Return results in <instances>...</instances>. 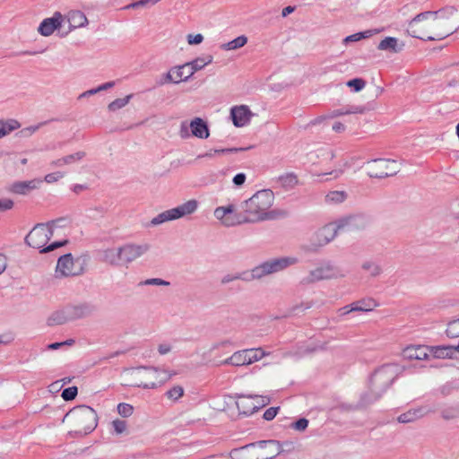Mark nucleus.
<instances>
[{"label": "nucleus", "mask_w": 459, "mask_h": 459, "mask_svg": "<svg viewBox=\"0 0 459 459\" xmlns=\"http://www.w3.org/2000/svg\"><path fill=\"white\" fill-rule=\"evenodd\" d=\"M274 194L271 189H263L255 192L249 199L242 202L238 212L234 218L226 219L224 225L232 227L244 223H255L259 221L274 220L277 212L269 209L273 204Z\"/></svg>", "instance_id": "1"}, {"label": "nucleus", "mask_w": 459, "mask_h": 459, "mask_svg": "<svg viewBox=\"0 0 459 459\" xmlns=\"http://www.w3.org/2000/svg\"><path fill=\"white\" fill-rule=\"evenodd\" d=\"M401 373L397 364H384L377 368L369 377L368 390L360 396V404L368 406L377 402L394 384Z\"/></svg>", "instance_id": "2"}, {"label": "nucleus", "mask_w": 459, "mask_h": 459, "mask_svg": "<svg viewBox=\"0 0 459 459\" xmlns=\"http://www.w3.org/2000/svg\"><path fill=\"white\" fill-rule=\"evenodd\" d=\"M48 224L37 223L33 229L25 236L24 242L26 245L32 248L39 249V253L45 254L52 252L61 247L68 244V239L54 241L49 245L48 243V237L45 233V228Z\"/></svg>", "instance_id": "3"}, {"label": "nucleus", "mask_w": 459, "mask_h": 459, "mask_svg": "<svg viewBox=\"0 0 459 459\" xmlns=\"http://www.w3.org/2000/svg\"><path fill=\"white\" fill-rule=\"evenodd\" d=\"M356 220V216H349L338 220L335 223L325 225L316 232L317 245L323 247L328 244L338 232L343 231L345 229L350 230Z\"/></svg>", "instance_id": "4"}, {"label": "nucleus", "mask_w": 459, "mask_h": 459, "mask_svg": "<svg viewBox=\"0 0 459 459\" xmlns=\"http://www.w3.org/2000/svg\"><path fill=\"white\" fill-rule=\"evenodd\" d=\"M298 259L295 257H277L263 262L251 270L253 279H261L264 276L281 272L287 267L295 264Z\"/></svg>", "instance_id": "5"}, {"label": "nucleus", "mask_w": 459, "mask_h": 459, "mask_svg": "<svg viewBox=\"0 0 459 459\" xmlns=\"http://www.w3.org/2000/svg\"><path fill=\"white\" fill-rule=\"evenodd\" d=\"M198 208V202L195 199H191L186 201V203L169 209L166 210L160 213H159L157 216H155L151 221V225L157 226L161 223H164L166 221L177 220L179 218H182L186 215H190L194 213Z\"/></svg>", "instance_id": "6"}, {"label": "nucleus", "mask_w": 459, "mask_h": 459, "mask_svg": "<svg viewBox=\"0 0 459 459\" xmlns=\"http://www.w3.org/2000/svg\"><path fill=\"white\" fill-rule=\"evenodd\" d=\"M368 165L372 164L368 175L372 178H385L396 175L400 169L395 160L391 159H373L367 161Z\"/></svg>", "instance_id": "7"}, {"label": "nucleus", "mask_w": 459, "mask_h": 459, "mask_svg": "<svg viewBox=\"0 0 459 459\" xmlns=\"http://www.w3.org/2000/svg\"><path fill=\"white\" fill-rule=\"evenodd\" d=\"M344 275L341 268L334 265L332 262L327 261L310 271L309 274L302 280V282L312 283L322 280L343 277Z\"/></svg>", "instance_id": "8"}, {"label": "nucleus", "mask_w": 459, "mask_h": 459, "mask_svg": "<svg viewBox=\"0 0 459 459\" xmlns=\"http://www.w3.org/2000/svg\"><path fill=\"white\" fill-rule=\"evenodd\" d=\"M266 402L258 395L238 394L236 402L239 414L250 416L266 405Z\"/></svg>", "instance_id": "9"}, {"label": "nucleus", "mask_w": 459, "mask_h": 459, "mask_svg": "<svg viewBox=\"0 0 459 459\" xmlns=\"http://www.w3.org/2000/svg\"><path fill=\"white\" fill-rule=\"evenodd\" d=\"M72 414L78 413V418L81 420H91V424L86 426L83 431H75L76 434L80 436L87 435L94 430L97 426V413L96 411L90 406L82 405L77 409H74L70 411Z\"/></svg>", "instance_id": "10"}, {"label": "nucleus", "mask_w": 459, "mask_h": 459, "mask_svg": "<svg viewBox=\"0 0 459 459\" xmlns=\"http://www.w3.org/2000/svg\"><path fill=\"white\" fill-rule=\"evenodd\" d=\"M149 245L126 244L119 247L122 264H129L149 250Z\"/></svg>", "instance_id": "11"}, {"label": "nucleus", "mask_w": 459, "mask_h": 459, "mask_svg": "<svg viewBox=\"0 0 459 459\" xmlns=\"http://www.w3.org/2000/svg\"><path fill=\"white\" fill-rule=\"evenodd\" d=\"M437 411V408L433 405L425 404L416 408H412L402 413L398 416L397 420L400 423H410L413 422L424 416L433 413Z\"/></svg>", "instance_id": "12"}, {"label": "nucleus", "mask_w": 459, "mask_h": 459, "mask_svg": "<svg viewBox=\"0 0 459 459\" xmlns=\"http://www.w3.org/2000/svg\"><path fill=\"white\" fill-rule=\"evenodd\" d=\"M65 17L60 12H55L52 17L44 19L39 28L38 31L44 37H48L54 33L55 30L60 29Z\"/></svg>", "instance_id": "13"}, {"label": "nucleus", "mask_w": 459, "mask_h": 459, "mask_svg": "<svg viewBox=\"0 0 459 459\" xmlns=\"http://www.w3.org/2000/svg\"><path fill=\"white\" fill-rule=\"evenodd\" d=\"M74 257L71 253L61 255L56 264V276H74L79 274L74 272Z\"/></svg>", "instance_id": "14"}, {"label": "nucleus", "mask_w": 459, "mask_h": 459, "mask_svg": "<svg viewBox=\"0 0 459 459\" xmlns=\"http://www.w3.org/2000/svg\"><path fill=\"white\" fill-rule=\"evenodd\" d=\"M66 307L67 314L70 316L71 321L89 316L95 310L94 306L87 302L77 305H68Z\"/></svg>", "instance_id": "15"}, {"label": "nucleus", "mask_w": 459, "mask_h": 459, "mask_svg": "<svg viewBox=\"0 0 459 459\" xmlns=\"http://www.w3.org/2000/svg\"><path fill=\"white\" fill-rule=\"evenodd\" d=\"M251 111L247 106H235L230 109V117L235 126H246L250 120Z\"/></svg>", "instance_id": "16"}, {"label": "nucleus", "mask_w": 459, "mask_h": 459, "mask_svg": "<svg viewBox=\"0 0 459 459\" xmlns=\"http://www.w3.org/2000/svg\"><path fill=\"white\" fill-rule=\"evenodd\" d=\"M403 356L409 360H424L429 356V347L423 345L408 346L403 351Z\"/></svg>", "instance_id": "17"}, {"label": "nucleus", "mask_w": 459, "mask_h": 459, "mask_svg": "<svg viewBox=\"0 0 459 459\" xmlns=\"http://www.w3.org/2000/svg\"><path fill=\"white\" fill-rule=\"evenodd\" d=\"M454 12H455V8L454 7L442 8V9H439L437 11H426V12H422V13L417 14L409 22V27L412 28L414 23L422 22V21L427 20V19H429L430 17H434V18H437V16L447 17L448 15H452L454 13Z\"/></svg>", "instance_id": "18"}, {"label": "nucleus", "mask_w": 459, "mask_h": 459, "mask_svg": "<svg viewBox=\"0 0 459 459\" xmlns=\"http://www.w3.org/2000/svg\"><path fill=\"white\" fill-rule=\"evenodd\" d=\"M69 23V31L77 28L84 27L88 24V20L83 12L80 10H72L65 16Z\"/></svg>", "instance_id": "19"}, {"label": "nucleus", "mask_w": 459, "mask_h": 459, "mask_svg": "<svg viewBox=\"0 0 459 459\" xmlns=\"http://www.w3.org/2000/svg\"><path fill=\"white\" fill-rule=\"evenodd\" d=\"M212 60V56L208 55L206 56L196 57L195 59L186 63L188 71L185 79H190L195 74V73L202 70L205 65L211 64Z\"/></svg>", "instance_id": "20"}, {"label": "nucleus", "mask_w": 459, "mask_h": 459, "mask_svg": "<svg viewBox=\"0 0 459 459\" xmlns=\"http://www.w3.org/2000/svg\"><path fill=\"white\" fill-rule=\"evenodd\" d=\"M252 350H243L234 352L230 357L224 359L222 365H232L236 367L250 364V358L247 355L252 353Z\"/></svg>", "instance_id": "21"}, {"label": "nucleus", "mask_w": 459, "mask_h": 459, "mask_svg": "<svg viewBox=\"0 0 459 459\" xmlns=\"http://www.w3.org/2000/svg\"><path fill=\"white\" fill-rule=\"evenodd\" d=\"M190 129L192 134L200 139H207L210 135V130L207 123L200 118L195 117L190 122Z\"/></svg>", "instance_id": "22"}, {"label": "nucleus", "mask_w": 459, "mask_h": 459, "mask_svg": "<svg viewBox=\"0 0 459 459\" xmlns=\"http://www.w3.org/2000/svg\"><path fill=\"white\" fill-rule=\"evenodd\" d=\"M429 355L435 359H453L455 351L453 345L431 346Z\"/></svg>", "instance_id": "23"}, {"label": "nucleus", "mask_w": 459, "mask_h": 459, "mask_svg": "<svg viewBox=\"0 0 459 459\" xmlns=\"http://www.w3.org/2000/svg\"><path fill=\"white\" fill-rule=\"evenodd\" d=\"M366 108L364 106H357V105H347L341 108L332 110L328 115V118H334L337 117H341L343 115H351V114H363L366 111Z\"/></svg>", "instance_id": "24"}, {"label": "nucleus", "mask_w": 459, "mask_h": 459, "mask_svg": "<svg viewBox=\"0 0 459 459\" xmlns=\"http://www.w3.org/2000/svg\"><path fill=\"white\" fill-rule=\"evenodd\" d=\"M67 313L66 306L62 309L53 312L48 318V325H60L71 321L70 316Z\"/></svg>", "instance_id": "25"}, {"label": "nucleus", "mask_w": 459, "mask_h": 459, "mask_svg": "<svg viewBox=\"0 0 459 459\" xmlns=\"http://www.w3.org/2000/svg\"><path fill=\"white\" fill-rule=\"evenodd\" d=\"M37 183L35 180L14 182L11 186V191L18 195H26L30 190L35 189Z\"/></svg>", "instance_id": "26"}, {"label": "nucleus", "mask_w": 459, "mask_h": 459, "mask_svg": "<svg viewBox=\"0 0 459 459\" xmlns=\"http://www.w3.org/2000/svg\"><path fill=\"white\" fill-rule=\"evenodd\" d=\"M238 210H235L233 204H229L227 206H219L214 210V216L216 219L221 221L224 225V221L226 219L234 218L235 212H238Z\"/></svg>", "instance_id": "27"}, {"label": "nucleus", "mask_w": 459, "mask_h": 459, "mask_svg": "<svg viewBox=\"0 0 459 459\" xmlns=\"http://www.w3.org/2000/svg\"><path fill=\"white\" fill-rule=\"evenodd\" d=\"M102 260L111 265H121L120 249L118 248H108L103 251Z\"/></svg>", "instance_id": "28"}, {"label": "nucleus", "mask_w": 459, "mask_h": 459, "mask_svg": "<svg viewBox=\"0 0 459 459\" xmlns=\"http://www.w3.org/2000/svg\"><path fill=\"white\" fill-rule=\"evenodd\" d=\"M379 50H388L393 53H398L402 47H398V39L394 37H385L377 46Z\"/></svg>", "instance_id": "29"}, {"label": "nucleus", "mask_w": 459, "mask_h": 459, "mask_svg": "<svg viewBox=\"0 0 459 459\" xmlns=\"http://www.w3.org/2000/svg\"><path fill=\"white\" fill-rule=\"evenodd\" d=\"M237 280L249 281L254 279H253L251 272H242V273H233V274H231V273L226 274L221 278V284H228V283H230L233 281H237Z\"/></svg>", "instance_id": "30"}, {"label": "nucleus", "mask_w": 459, "mask_h": 459, "mask_svg": "<svg viewBox=\"0 0 459 459\" xmlns=\"http://www.w3.org/2000/svg\"><path fill=\"white\" fill-rule=\"evenodd\" d=\"M20 123L15 119L0 120V139L18 129Z\"/></svg>", "instance_id": "31"}, {"label": "nucleus", "mask_w": 459, "mask_h": 459, "mask_svg": "<svg viewBox=\"0 0 459 459\" xmlns=\"http://www.w3.org/2000/svg\"><path fill=\"white\" fill-rule=\"evenodd\" d=\"M354 311L368 312L377 307V302L373 299H362L353 302Z\"/></svg>", "instance_id": "32"}, {"label": "nucleus", "mask_w": 459, "mask_h": 459, "mask_svg": "<svg viewBox=\"0 0 459 459\" xmlns=\"http://www.w3.org/2000/svg\"><path fill=\"white\" fill-rule=\"evenodd\" d=\"M247 42V38L245 35L237 37L236 39L225 43L221 46L224 50H235L244 47Z\"/></svg>", "instance_id": "33"}, {"label": "nucleus", "mask_w": 459, "mask_h": 459, "mask_svg": "<svg viewBox=\"0 0 459 459\" xmlns=\"http://www.w3.org/2000/svg\"><path fill=\"white\" fill-rule=\"evenodd\" d=\"M375 33V30H367L364 31H359L351 35L347 36L344 38L343 42L345 44H348L350 42H357L364 39H368L372 37Z\"/></svg>", "instance_id": "34"}, {"label": "nucleus", "mask_w": 459, "mask_h": 459, "mask_svg": "<svg viewBox=\"0 0 459 459\" xmlns=\"http://www.w3.org/2000/svg\"><path fill=\"white\" fill-rule=\"evenodd\" d=\"M171 71H173V74H174L175 79H176V81H174V83L178 84L181 82H187L189 80V79H185L187 74V71H188V68L186 65V64L174 66L171 68Z\"/></svg>", "instance_id": "35"}, {"label": "nucleus", "mask_w": 459, "mask_h": 459, "mask_svg": "<svg viewBox=\"0 0 459 459\" xmlns=\"http://www.w3.org/2000/svg\"><path fill=\"white\" fill-rule=\"evenodd\" d=\"M279 182L284 188L290 189L297 185L298 178L294 173H287L279 177Z\"/></svg>", "instance_id": "36"}, {"label": "nucleus", "mask_w": 459, "mask_h": 459, "mask_svg": "<svg viewBox=\"0 0 459 459\" xmlns=\"http://www.w3.org/2000/svg\"><path fill=\"white\" fill-rule=\"evenodd\" d=\"M441 416L446 420H450L459 416V406L451 405L441 410Z\"/></svg>", "instance_id": "37"}, {"label": "nucleus", "mask_w": 459, "mask_h": 459, "mask_svg": "<svg viewBox=\"0 0 459 459\" xmlns=\"http://www.w3.org/2000/svg\"><path fill=\"white\" fill-rule=\"evenodd\" d=\"M347 198V194L344 191H331L325 196L328 203L340 204Z\"/></svg>", "instance_id": "38"}, {"label": "nucleus", "mask_w": 459, "mask_h": 459, "mask_svg": "<svg viewBox=\"0 0 459 459\" xmlns=\"http://www.w3.org/2000/svg\"><path fill=\"white\" fill-rule=\"evenodd\" d=\"M132 98V95H127L126 96L125 98H119V99H116L115 100H113L112 102H110L108 106V108L109 111H117L122 108H124L125 106H126L129 102V100H131Z\"/></svg>", "instance_id": "39"}, {"label": "nucleus", "mask_w": 459, "mask_h": 459, "mask_svg": "<svg viewBox=\"0 0 459 459\" xmlns=\"http://www.w3.org/2000/svg\"><path fill=\"white\" fill-rule=\"evenodd\" d=\"M362 269L368 271L373 277L378 276L382 273L380 265L373 261H366L361 265Z\"/></svg>", "instance_id": "40"}, {"label": "nucleus", "mask_w": 459, "mask_h": 459, "mask_svg": "<svg viewBox=\"0 0 459 459\" xmlns=\"http://www.w3.org/2000/svg\"><path fill=\"white\" fill-rule=\"evenodd\" d=\"M117 413L121 417L128 418L134 412V406L129 403H120L117 404Z\"/></svg>", "instance_id": "41"}, {"label": "nucleus", "mask_w": 459, "mask_h": 459, "mask_svg": "<svg viewBox=\"0 0 459 459\" xmlns=\"http://www.w3.org/2000/svg\"><path fill=\"white\" fill-rule=\"evenodd\" d=\"M346 85L351 88L355 92H359L364 89L366 81L362 78H353L346 82Z\"/></svg>", "instance_id": "42"}, {"label": "nucleus", "mask_w": 459, "mask_h": 459, "mask_svg": "<svg viewBox=\"0 0 459 459\" xmlns=\"http://www.w3.org/2000/svg\"><path fill=\"white\" fill-rule=\"evenodd\" d=\"M78 394V388L76 386H69L62 391L61 397L66 401H73Z\"/></svg>", "instance_id": "43"}, {"label": "nucleus", "mask_w": 459, "mask_h": 459, "mask_svg": "<svg viewBox=\"0 0 459 459\" xmlns=\"http://www.w3.org/2000/svg\"><path fill=\"white\" fill-rule=\"evenodd\" d=\"M169 378H170V375L166 376L164 377V379L160 380L159 383H156V382L143 383V382H141V383H135L132 385L134 387H140V388H143V389H155Z\"/></svg>", "instance_id": "44"}, {"label": "nucleus", "mask_w": 459, "mask_h": 459, "mask_svg": "<svg viewBox=\"0 0 459 459\" xmlns=\"http://www.w3.org/2000/svg\"><path fill=\"white\" fill-rule=\"evenodd\" d=\"M457 325H459V318L448 323L446 333L449 338H456L459 336V331L456 329Z\"/></svg>", "instance_id": "45"}, {"label": "nucleus", "mask_w": 459, "mask_h": 459, "mask_svg": "<svg viewBox=\"0 0 459 459\" xmlns=\"http://www.w3.org/2000/svg\"><path fill=\"white\" fill-rule=\"evenodd\" d=\"M85 157L84 152H77L75 153L63 157V162L65 165H69L77 162Z\"/></svg>", "instance_id": "46"}, {"label": "nucleus", "mask_w": 459, "mask_h": 459, "mask_svg": "<svg viewBox=\"0 0 459 459\" xmlns=\"http://www.w3.org/2000/svg\"><path fill=\"white\" fill-rule=\"evenodd\" d=\"M183 394L184 389L180 385H176L166 393V395L174 401L178 400Z\"/></svg>", "instance_id": "47"}, {"label": "nucleus", "mask_w": 459, "mask_h": 459, "mask_svg": "<svg viewBox=\"0 0 459 459\" xmlns=\"http://www.w3.org/2000/svg\"><path fill=\"white\" fill-rule=\"evenodd\" d=\"M65 220L64 218H59L57 220H53L46 224H48L47 228H45V233L48 237V241L51 239V238L54 236V225L58 222H64Z\"/></svg>", "instance_id": "48"}, {"label": "nucleus", "mask_w": 459, "mask_h": 459, "mask_svg": "<svg viewBox=\"0 0 459 459\" xmlns=\"http://www.w3.org/2000/svg\"><path fill=\"white\" fill-rule=\"evenodd\" d=\"M308 426V420L306 418H299L290 424V427L298 431H304Z\"/></svg>", "instance_id": "49"}, {"label": "nucleus", "mask_w": 459, "mask_h": 459, "mask_svg": "<svg viewBox=\"0 0 459 459\" xmlns=\"http://www.w3.org/2000/svg\"><path fill=\"white\" fill-rule=\"evenodd\" d=\"M126 421L117 419L112 421V427L116 434H122L126 429Z\"/></svg>", "instance_id": "50"}, {"label": "nucleus", "mask_w": 459, "mask_h": 459, "mask_svg": "<svg viewBox=\"0 0 459 459\" xmlns=\"http://www.w3.org/2000/svg\"><path fill=\"white\" fill-rule=\"evenodd\" d=\"M141 285L169 286L170 283L160 278H151L140 283Z\"/></svg>", "instance_id": "51"}, {"label": "nucleus", "mask_w": 459, "mask_h": 459, "mask_svg": "<svg viewBox=\"0 0 459 459\" xmlns=\"http://www.w3.org/2000/svg\"><path fill=\"white\" fill-rule=\"evenodd\" d=\"M251 148H252L251 146H248V147H246V148L232 147V148L216 149V151H217V154H230V153H237V152H244V151L249 150Z\"/></svg>", "instance_id": "52"}, {"label": "nucleus", "mask_w": 459, "mask_h": 459, "mask_svg": "<svg viewBox=\"0 0 459 459\" xmlns=\"http://www.w3.org/2000/svg\"><path fill=\"white\" fill-rule=\"evenodd\" d=\"M279 410H280V407H270L267 410H265V411L264 412L263 418L268 421L272 420L276 417Z\"/></svg>", "instance_id": "53"}, {"label": "nucleus", "mask_w": 459, "mask_h": 459, "mask_svg": "<svg viewBox=\"0 0 459 459\" xmlns=\"http://www.w3.org/2000/svg\"><path fill=\"white\" fill-rule=\"evenodd\" d=\"M252 353L247 355L250 358V364L258 361L264 356V352L261 349H251Z\"/></svg>", "instance_id": "54"}, {"label": "nucleus", "mask_w": 459, "mask_h": 459, "mask_svg": "<svg viewBox=\"0 0 459 459\" xmlns=\"http://www.w3.org/2000/svg\"><path fill=\"white\" fill-rule=\"evenodd\" d=\"M64 177V173L63 172H60V171H56V172H52V173H49V174H47L45 176V181L47 183H54V182H56L58 181L60 178H62Z\"/></svg>", "instance_id": "55"}, {"label": "nucleus", "mask_w": 459, "mask_h": 459, "mask_svg": "<svg viewBox=\"0 0 459 459\" xmlns=\"http://www.w3.org/2000/svg\"><path fill=\"white\" fill-rule=\"evenodd\" d=\"M174 74H173V71H171V69L164 74L162 75V77L160 78V80L159 82H157V83L159 85H163V84H166V83H169V82H173L174 83V81H176L175 77H173Z\"/></svg>", "instance_id": "56"}, {"label": "nucleus", "mask_w": 459, "mask_h": 459, "mask_svg": "<svg viewBox=\"0 0 459 459\" xmlns=\"http://www.w3.org/2000/svg\"><path fill=\"white\" fill-rule=\"evenodd\" d=\"M204 40V36L200 33L197 34H188L187 35V43L189 45H198L202 43Z\"/></svg>", "instance_id": "57"}, {"label": "nucleus", "mask_w": 459, "mask_h": 459, "mask_svg": "<svg viewBox=\"0 0 459 459\" xmlns=\"http://www.w3.org/2000/svg\"><path fill=\"white\" fill-rule=\"evenodd\" d=\"M13 201L9 198H2L0 199V211L5 212L11 210L13 207Z\"/></svg>", "instance_id": "58"}, {"label": "nucleus", "mask_w": 459, "mask_h": 459, "mask_svg": "<svg viewBox=\"0 0 459 459\" xmlns=\"http://www.w3.org/2000/svg\"><path fill=\"white\" fill-rule=\"evenodd\" d=\"M246 179H247L246 174L240 172L234 176L232 182L236 186H241L246 182Z\"/></svg>", "instance_id": "59"}, {"label": "nucleus", "mask_w": 459, "mask_h": 459, "mask_svg": "<svg viewBox=\"0 0 459 459\" xmlns=\"http://www.w3.org/2000/svg\"><path fill=\"white\" fill-rule=\"evenodd\" d=\"M353 307H354L353 303H351V305H348V306H344L338 309V315L340 316H344L350 314L351 312H355Z\"/></svg>", "instance_id": "60"}, {"label": "nucleus", "mask_w": 459, "mask_h": 459, "mask_svg": "<svg viewBox=\"0 0 459 459\" xmlns=\"http://www.w3.org/2000/svg\"><path fill=\"white\" fill-rule=\"evenodd\" d=\"M171 351V346L168 343H161L158 347V351L160 355H165Z\"/></svg>", "instance_id": "61"}, {"label": "nucleus", "mask_w": 459, "mask_h": 459, "mask_svg": "<svg viewBox=\"0 0 459 459\" xmlns=\"http://www.w3.org/2000/svg\"><path fill=\"white\" fill-rule=\"evenodd\" d=\"M316 351V346L307 345L306 347H301L300 350H299V353L301 355H306V354L313 353Z\"/></svg>", "instance_id": "62"}, {"label": "nucleus", "mask_w": 459, "mask_h": 459, "mask_svg": "<svg viewBox=\"0 0 459 459\" xmlns=\"http://www.w3.org/2000/svg\"><path fill=\"white\" fill-rule=\"evenodd\" d=\"M7 267V257L0 253V274H2Z\"/></svg>", "instance_id": "63"}, {"label": "nucleus", "mask_w": 459, "mask_h": 459, "mask_svg": "<svg viewBox=\"0 0 459 459\" xmlns=\"http://www.w3.org/2000/svg\"><path fill=\"white\" fill-rule=\"evenodd\" d=\"M115 85V82L111 81V82H107L105 83H102L100 84V86L97 87V91L100 92V91H106V90H108V89H111L112 87H114Z\"/></svg>", "instance_id": "64"}]
</instances>
